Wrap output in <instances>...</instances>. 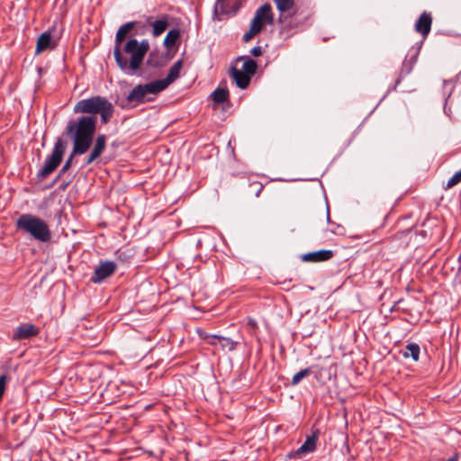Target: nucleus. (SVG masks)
I'll return each mask as SVG.
<instances>
[{
    "instance_id": "33",
    "label": "nucleus",
    "mask_w": 461,
    "mask_h": 461,
    "mask_svg": "<svg viewBox=\"0 0 461 461\" xmlns=\"http://www.w3.org/2000/svg\"><path fill=\"white\" fill-rule=\"evenodd\" d=\"M209 343H210L211 345H215L214 340L209 341Z\"/></svg>"
},
{
    "instance_id": "31",
    "label": "nucleus",
    "mask_w": 461,
    "mask_h": 461,
    "mask_svg": "<svg viewBox=\"0 0 461 461\" xmlns=\"http://www.w3.org/2000/svg\"><path fill=\"white\" fill-rule=\"evenodd\" d=\"M248 324L250 325L253 328L257 327V321L254 319H249Z\"/></svg>"
},
{
    "instance_id": "3",
    "label": "nucleus",
    "mask_w": 461,
    "mask_h": 461,
    "mask_svg": "<svg viewBox=\"0 0 461 461\" xmlns=\"http://www.w3.org/2000/svg\"><path fill=\"white\" fill-rule=\"evenodd\" d=\"M75 113L100 114L101 122L107 123L113 117L114 108L105 97L95 95L78 101L74 106Z\"/></svg>"
},
{
    "instance_id": "29",
    "label": "nucleus",
    "mask_w": 461,
    "mask_h": 461,
    "mask_svg": "<svg viewBox=\"0 0 461 461\" xmlns=\"http://www.w3.org/2000/svg\"><path fill=\"white\" fill-rule=\"evenodd\" d=\"M73 155H74V153L72 152L70 157L67 159L66 163L64 164V166H63V167L61 169L62 173L67 171L71 167V162H72Z\"/></svg>"
},
{
    "instance_id": "4",
    "label": "nucleus",
    "mask_w": 461,
    "mask_h": 461,
    "mask_svg": "<svg viewBox=\"0 0 461 461\" xmlns=\"http://www.w3.org/2000/svg\"><path fill=\"white\" fill-rule=\"evenodd\" d=\"M16 227L40 242H49L51 231L48 223L31 213H23L16 220Z\"/></svg>"
},
{
    "instance_id": "10",
    "label": "nucleus",
    "mask_w": 461,
    "mask_h": 461,
    "mask_svg": "<svg viewBox=\"0 0 461 461\" xmlns=\"http://www.w3.org/2000/svg\"><path fill=\"white\" fill-rule=\"evenodd\" d=\"M182 66V60H177L170 68L168 74L165 78L157 80L162 90H165L171 83L178 78Z\"/></svg>"
},
{
    "instance_id": "21",
    "label": "nucleus",
    "mask_w": 461,
    "mask_h": 461,
    "mask_svg": "<svg viewBox=\"0 0 461 461\" xmlns=\"http://www.w3.org/2000/svg\"><path fill=\"white\" fill-rule=\"evenodd\" d=\"M257 67L255 60L249 58H245L241 71L248 74L249 77H252L256 73Z\"/></svg>"
},
{
    "instance_id": "23",
    "label": "nucleus",
    "mask_w": 461,
    "mask_h": 461,
    "mask_svg": "<svg viewBox=\"0 0 461 461\" xmlns=\"http://www.w3.org/2000/svg\"><path fill=\"white\" fill-rule=\"evenodd\" d=\"M147 65L151 68H159L162 66V58L158 52H150L147 59Z\"/></svg>"
},
{
    "instance_id": "22",
    "label": "nucleus",
    "mask_w": 461,
    "mask_h": 461,
    "mask_svg": "<svg viewBox=\"0 0 461 461\" xmlns=\"http://www.w3.org/2000/svg\"><path fill=\"white\" fill-rule=\"evenodd\" d=\"M229 97V92L224 88H217L212 94V100L217 104L224 103Z\"/></svg>"
},
{
    "instance_id": "32",
    "label": "nucleus",
    "mask_w": 461,
    "mask_h": 461,
    "mask_svg": "<svg viewBox=\"0 0 461 461\" xmlns=\"http://www.w3.org/2000/svg\"><path fill=\"white\" fill-rule=\"evenodd\" d=\"M446 461H457L456 457V456H452V457H449L447 460Z\"/></svg>"
},
{
    "instance_id": "6",
    "label": "nucleus",
    "mask_w": 461,
    "mask_h": 461,
    "mask_svg": "<svg viewBox=\"0 0 461 461\" xmlns=\"http://www.w3.org/2000/svg\"><path fill=\"white\" fill-rule=\"evenodd\" d=\"M65 149L66 146L64 142L60 139H58L54 144L51 154L46 158L44 166L38 172L39 180L46 178L58 167L62 160Z\"/></svg>"
},
{
    "instance_id": "24",
    "label": "nucleus",
    "mask_w": 461,
    "mask_h": 461,
    "mask_svg": "<svg viewBox=\"0 0 461 461\" xmlns=\"http://www.w3.org/2000/svg\"><path fill=\"white\" fill-rule=\"evenodd\" d=\"M204 338H212V339H219L220 342L221 343V347L223 348H227L228 349L230 350H232L235 348V342L229 339V338H224V337H221V336H217V335H212V336H205Z\"/></svg>"
},
{
    "instance_id": "28",
    "label": "nucleus",
    "mask_w": 461,
    "mask_h": 461,
    "mask_svg": "<svg viewBox=\"0 0 461 461\" xmlns=\"http://www.w3.org/2000/svg\"><path fill=\"white\" fill-rule=\"evenodd\" d=\"M250 53H251V55H253L254 57H259V56H261V55H262V53H263V50H262V48H261L260 46H256V47H254V48H252V49L250 50Z\"/></svg>"
},
{
    "instance_id": "26",
    "label": "nucleus",
    "mask_w": 461,
    "mask_h": 461,
    "mask_svg": "<svg viewBox=\"0 0 461 461\" xmlns=\"http://www.w3.org/2000/svg\"><path fill=\"white\" fill-rule=\"evenodd\" d=\"M461 182V169L453 175L447 183V188H451Z\"/></svg>"
},
{
    "instance_id": "30",
    "label": "nucleus",
    "mask_w": 461,
    "mask_h": 461,
    "mask_svg": "<svg viewBox=\"0 0 461 461\" xmlns=\"http://www.w3.org/2000/svg\"><path fill=\"white\" fill-rule=\"evenodd\" d=\"M225 2L226 0H217L215 4V9H220L221 12L225 11Z\"/></svg>"
},
{
    "instance_id": "8",
    "label": "nucleus",
    "mask_w": 461,
    "mask_h": 461,
    "mask_svg": "<svg viewBox=\"0 0 461 461\" xmlns=\"http://www.w3.org/2000/svg\"><path fill=\"white\" fill-rule=\"evenodd\" d=\"M116 268V265L113 261L101 262L95 269L91 277L92 282L100 283L104 279L109 277Z\"/></svg>"
},
{
    "instance_id": "25",
    "label": "nucleus",
    "mask_w": 461,
    "mask_h": 461,
    "mask_svg": "<svg viewBox=\"0 0 461 461\" xmlns=\"http://www.w3.org/2000/svg\"><path fill=\"white\" fill-rule=\"evenodd\" d=\"M311 374L310 368H304L295 373L292 378V384L295 385L301 382L302 379L308 376Z\"/></svg>"
},
{
    "instance_id": "12",
    "label": "nucleus",
    "mask_w": 461,
    "mask_h": 461,
    "mask_svg": "<svg viewBox=\"0 0 461 461\" xmlns=\"http://www.w3.org/2000/svg\"><path fill=\"white\" fill-rule=\"evenodd\" d=\"M106 144V137L104 134L98 135L95 140L94 148L91 154L87 158L86 164L89 165L94 162L104 150Z\"/></svg>"
},
{
    "instance_id": "14",
    "label": "nucleus",
    "mask_w": 461,
    "mask_h": 461,
    "mask_svg": "<svg viewBox=\"0 0 461 461\" xmlns=\"http://www.w3.org/2000/svg\"><path fill=\"white\" fill-rule=\"evenodd\" d=\"M432 19L429 14L423 13L415 23V30L423 36H427L431 28Z\"/></svg>"
},
{
    "instance_id": "5",
    "label": "nucleus",
    "mask_w": 461,
    "mask_h": 461,
    "mask_svg": "<svg viewBox=\"0 0 461 461\" xmlns=\"http://www.w3.org/2000/svg\"><path fill=\"white\" fill-rule=\"evenodd\" d=\"M273 23L274 14L270 4L261 5L255 13L249 30L243 35V41L245 42L249 41L262 31L266 24H272Z\"/></svg>"
},
{
    "instance_id": "1",
    "label": "nucleus",
    "mask_w": 461,
    "mask_h": 461,
    "mask_svg": "<svg viewBox=\"0 0 461 461\" xmlns=\"http://www.w3.org/2000/svg\"><path fill=\"white\" fill-rule=\"evenodd\" d=\"M139 23L136 21L126 23L120 26L115 35L113 57L120 69L128 76L140 75L139 69L149 49L147 40L140 42L131 38L125 41L129 32Z\"/></svg>"
},
{
    "instance_id": "19",
    "label": "nucleus",
    "mask_w": 461,
    "mask_h": 461,
    "mask_svg": "<svg viewBox=\"0 0 461 461\" xmlns=\"http://www.w3.org/2000/svg\"><path fill=\"white\" fill-rule=\"evenodd\" d=\"M180 37V31L177 29L170 30L164 39V46L167 49L173 48Z\"/></svg>"
},
{
    "instance_id": "18",
    "label": "nucleus",
    "mask_w": 461,
    "mask_h": 461,
    "mask_svg": "<svg viewBox=\"0 0 461 461\" xmlns=\"http://www.w3.org/2000/svg\"><path fill=\"white\" fill-rule=\"evenodd\" d=\"M420 346L416 343H409L404 351L402 352V356L405 358L411 357L414 361L419 360L420 356Z\"/></svg>"
},
{
    "instance_id": "13",
    "label": "nucleus",
    "mask_w": 461,
    "mask_h": 461,
    "mask_svg": "<svg viewBox=\"0 0 461 461\" xmlns=\"http://www.w3.org/2000/svg\"><path fill=\"white\" fill-rule=\"evenodd\" d=\"M333 257L332 250L321 249L303 255V261L321 262L330 259Z\"/></svg>"
},
{
    "instance_id": "20",
    "label": "nucleus",
    "mask_w": 461,
    "mask_h": 461,
    "mask_svg": "<svg viewBox=\"0 0 461 461\" xmlns=\"http://www.w3.org/2000/svg\"><path fill=\"white\" fill-rule=\"evenodd\" d=\"M277 10L281 13L291 11L294 6V0H273Z\"/></svg>"
},
{
    "instance_id": "7",
    "label": "nucleus",
    "mask_w": 461,
    "mask_h": 461,
    "mask_svg": "<svg viewBox=\"0 0 461 461\" xmlns=\"http://www.w3.org/2000/svg\"><path fill=\"white\" fill-rule=\"evenodd\" d=\"M161 91L163 90L157 80L144 85H138L129 93L127 95V101L129 103L141 104L145 101L150 100L149 98H147L148 95H157Z\"/></svg>"
},
{
    "instance_id": "11",
    "label": "nucleus",
    "mask_w": 461,
    "mask_h": 461,
    "mask_svg": "<svg viewBox=\"0 0 461 461\" xmlns=\"http://www.w3.org/2000/svg\"><path fill=\"white\" fill-rule=\"evenodd\" d=\"M146 23L152 26V35L158 37L161 35L168 26V19L167 15H163L160 19L153 21L152 16H149L146 19Z\"/></svg>"
},
{
    "instance_id": "27",
    "label": "nucleus",
    "mask_w": 461,
    "mask_h": 461,
    "mask_svg": "<svg viewBox=\"0 0 461 461\" xmlns=\"http://www.w3.org/2000/svg\"><path fill=\"white\" fill-rule=\"evenodd\" d=\"M6 381H7V375H2L0 376V400L2 399V397L4 395V393H5V390Z\"/></svg>"
},
{
    "instance_id": "2",
    "label": "nucleus",
    "mask_w": 461,
    "mask_h": 461,
    "mask_svg": "<svg viewBox=\"0 0 461 461\" xmlns=\"http://www.w3.org/2000/svg\"><path fill=\"white\" fill-rule=\"evenodd\" d=\"M96 118L94 116H82L76 122H69L67 131L74 141L73 153H86L93 140L95 131Z\"/></svg>"
},
{
    "instance_id": "9",
    "label": "nucleus",
    "mask_w": 461,
    "mask_h": 461,
    "mask_svg": "<svg viewBox=\"0 0 461 461\" xmlns=\"http://www.w3.org/2000/svg\"><path fill=\"white\" fill-rule=\"evenodd\" d=\"M39 333L35 325L31 323H23L19 325L13 335L14 339H28L35 337Z\"/></svg>"
},
{
    "instance_id": "16",
    "label": "nucleus",
    "mask_w": 461,
    "mask_h": 461,
    "mask_svg": "<svg viewBox=\"0 0 461 461\" xmlns=\"http://www.w3.org/2000/svg\"><path fill=\"white\" fill-rule=\"evenodd\" d=\"M54 48L50 32H45L41 33L36 44V53H41L48 49Z\"/></svg>"
},
{
    "instance_id": "15",
    "label": "nucleus",
    "mask_w": 461,
    "mask_h": 461,
    "mask_svg": "<svg viewBox=\"0 0 461 461\" xmlns=\"http://www.w3.org/2000/svg\"><path fill=\"white\" fill-rule=\"evenodd\" d=\"M230 76L235 81L237 86L240 89H245L249 86L251 79V77H249L248 74L235 68H232Z\"/></svg>"
},
{
    "instance_id": "17",
    "label": "nucleus",
    "mask_w": 461,
    "mask_h": 461,
    "mask_svg": "<svg viewBox=\"0 0 461 461\" xmlns=\"http://www.w3.org/2000/svg\"><path fill=\"white\" fill-rule=\"evenodd\" d=\"M315 438L313 436L308 437L305 442L297 449L295 455L301 457L303 454L312 452L315 449Z\"/></svg>"
}]
</instances>
